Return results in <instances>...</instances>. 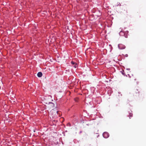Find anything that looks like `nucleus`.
Here are the masks:
<instances>
[{
    "mask_svg": "<svg viewBox=\"0 0 146 146\" xmlns=\"http://www.w3.org/2000/svg\"><path fill=\"white\" fill-rule=\"evenodd\" d=\"M71 63L73 65H75V62H74L73 61H71Z\"/></svg>",
    "mask_w": 146,
    "mask_h": 146,
    "instance_id": "nucleus-7",
    "label": "nucleus"
},
{
    "mask_svg": "<svg viewBox=\"0 0 146 146\" xmlns=\"http://www.w3.org/2000/svg\"><path fill=\"white\" fill-rule=\"evenodd\" d=\"M74 66L75 68H76L77 67V65L76 64H75V65H74Z\"/></svg>",
    "mask_w": 146,
    "mask_h": 146,
    "instance_id": "nucleus-8",
    "label": "nucleus"
},
{
    "mask_svg": "<svg viewBox=\"0 0 146 146\" xmlns=\"http://www.w3.org/2000/svg\"><path fill=\"white\" fill-rule=\"evenodd\" d=\"M118 47L119 48L121 49H124L125 48V46L121 44H119L118 45Z\"/></svg>",
    "mask_w": 146,
    "mask_h": 146,
    "instance_id": "nucleus-2",
    "label": "nucleus"
},
{
    "mask_svg": "<svg viewBox=\"0 0 146 146\" xmlns=\"http://www.w3.org/2000/svg\"><path fill=\"white\" fill-rule=\"evenodd\" d=\"M54 106V104L52 102H49L48 105V107L49 109H53Z\"/></svg>",
    "mask_w": 146,
    "mask_h": 146,
    "instance_id": "nucleus-1",
    "label": "nucleus"
},
{
    "mask_svg": "<svg viewBox=\"0 0 146 146\" xmlns=\"http://www.w3.org/2000/svg\"><path fill=\"white\" fill-rule=\"evenodd\" d=\"M58 111H57V113H58Z\"/></svg>",
    "mask_w": 146,
    "mask_h": 146,
    "instance_id": "nucleus-12",
    "label": "nucleus"
},
{
    "mask_svg": "<svg viewBox=\"0 0 146 146\" xmlns=\"http://www.w3.org/2000/svg\"><path fill=\"white\" fill-rule=\"evenodd\" d=\"M128 31H127V33H128Z\"/></svg>",
    "mask_w": 146,
    "mask_h": 146,
    "instance_id": "nucleus-10",
    "label": "nucleus"
},
{
    "mask_svg": "<svg viewBox=\"0 0 146 146\" xmlns=\"http://www.w3.org/2000/svg\"><path fill=\"white\" fill-rule=\"evenodd\" d=\"M132 114H131V116H132Z\"/></svg>",
    "mask_w": 146,
    "mask_h": 146,
    "instance_id": "nucleus-11",
    "label": "nucleus"
},
{
    "mask_svg": "<svg viewBox=\"0 0 146 146\" xmlns=\"http://www.w3.org/2000/svg\"><path fill=\"white\" fill-rule=\"evenodd\" d=\"M103 135L105 138H106L109 136V134L107 132H104L103 133Z\"/></svg>",
    "mask_w": 146,
    "mask_h": 146,
    "instance_id": "nucleus-3",
    "label": "nucleus"
},
{
    "mask_svg": "<svg viewBox=\"0 0 146 146\" xmlns=\"http://www.w3.org/2000/svg\"><path fill=\"white\" fill-rule=\"evenodd\" d=\"M37 75L38 77H40L42 76V73L41 72H39L38 73Z\"/></svg>",
    "mask_w": 146,
    "mask_h": 146,
    "instance_id": "nucleus-5",
    "label": "nucleus"
},
{
    "mask_svg": "<svg viewBox=\"0 0 146 146\" xmlns=\"http://www.w3.org/2000/svg\"><path fill=\"white\" fill-rule=\"evenodd\" d=\"M122 32V31H120V33H121Z\"/></svg>",
    "mask_w": 146,
    "mask_h": 146,
    "instance_id": "nucleus-9",
    "label": "nucleus"
},
{
    "mask_svg": "<svg viewBox=\"0 0 146 146\" xmlns=\"http://www.w3.org/2000/svg\"><path fill=\"white\" fill-rule=\"evenodd\" d=\"M74 100L76 102H77L78 101V98H74Z\"/></svg>",
    "mask_w": 146,
    "mask_h": 146,
    "instance_id": "nucleus-6",
    "label": "nucleus"
},
{
    "mask_svg": "<svg viewBox=\"0 0 146 146\" xmlns=\"http://www.w3.org/2000/svg\"><path fill=\"white\" fill-rule=\"evenodd\" d=\"M139 90L137 89H135L134 90L133 92V94H139Z\"/></svg>",
    "mask_w": 146,
    "mask_h": 146,
    "instance_id": "nucleus-4",
    "label": "nucleus"
}]
</instances>
